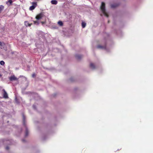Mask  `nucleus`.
Masks as SVG:
<instances>
[{
    "label": "nucleus",
    "instance_id": "obj_18",
    "mask_svg": "<svg viewBox=\"0 0 153 153\" xmlns=\"http://www.w3.org/2000/svg\"><path fill=\"white\" fill-rule=\"evenodd\" d=\"M0 64L1 65H4L5 64V62L4 61H1L0 62Z\"/></svg>",
    "mask_w": 153,
    "mask_h": 153
},
{
    "label": "nucleus",
    "instance_id": "obj_25",
    "mask_svg": "<svg viewBox=\"0 0 153 153\" xmlns=\"http://www.w3.org/2000/svg\"><path fill=\"white\" fill-rule=\"evenodd\" d=\"M22 141H23V142L24 141V140H22Z\"/></svg>",
    "mask_w": 153,
    "mask_h": 153
},
{
    "label": "nucleus",
    "instance_id": "obj_2",
    "mask_svg": "<svg viewBox=\"0 0 153 153\" xmlns=\"http://www.w3.org/2000/svg\"><path fill=\"white\" fill-rule=\"evenodd\" d=\"M32 5L30 7L29 10H32L34 9L37 5L36 2H33L32 3Z\"/></svg>",
    "mask_w": 153,
    "mask_h": 153
},
{
    "label": "nucleus",
    "instance_id": "obj_10",
    "mask_svg": "<svg viewBox=\"0 0 153 153\" xmlns=\"http://www.w3.org/2000/svg\"><path fill=\"white\" fill-rule=\"evenodd\" d=\"M51 3L53 4L56 5L57 4V1L56 0H53L51 1Z\"/></svg>",
    "mask_w": 153,
    "mask_h": 153
},
{
    "label": "nucleus",
    "instance_id": "obj_12",
    "mask_svg": "<svg viewBox=\"0 0 153 153\" xmlns=\"http://www.w3.org/2000/svg\"><path fill=\"white\" fill-rule=\"evenodd\" d=\"M90 67L92 69L95 68V66L94 64L92 63H91L90 64Z\"/></svg>",
    "mask_w": 153,
    "mask_h": 153
},
{
    "label": "nucleus",
    "instance_id": "obj_11",
    "mask_svg": "<svg viewBox=\"0 0 153 153\" xmlns=\"http://www.w3.org/2000/svg\"><path fill=\"white\" fill-rule=\"evenodd\" d=\"M118 5L119 4H112L111 5V7L112 8H114L116 7H117Z\"/></svg>",
    "mask_w": 153,
    "mask_h": 153
},
{
    "label": "nucleus",
    "instance_id": "obj_24",
    "mask_svg": "<svg viewBox=\"0 0 153 153\" xmlns=\"http://www.w3.org/2000/svg\"><path fill=\"white\" fill-rule=\"evenodd\" d=\"M2 76V75L0 74V77H1Z\"/></svg>",
    "mask_w": 153,
    "mask_h": 153
},
{
    "label": "nucleus",
    "instance_id": "obj_1",
    "mask_svg": "<svg viewBox=\"0 0 153 153\" xmlns=\"http://www.w3.org/2000/svg\"><path fill=\"white\" fill-rule=\"evenodd\" d=\"M101 9L104 15L106 17H108V15L105 11V3L103 2H102V3L101 5Z\"/></svg>",
    "mask_w": 153,
    "mask_h": 153
},
{
    "label": "nucleus",
    "instance_id": "obj_17",
    "mask_svg": "<svg viewBox=\"0 0 153 153\" xmlns=\"http://www.w3.org/2000/svg\"><path fill=\"white\" fill-rule=\"evenodd\" d=\"M23 124L25 126V117L24 116V114L23 115Z\"/></svg>",
    "mask_w": 153,
    "mask_h": 153
},
{
    "label": "nucleus",
    "instance_id": "obj_15",
    "mask_svg": "<svg viewBox=\"0 0 153 153\" xmlns=\"http://www.w3.org/2000/svg\"><path fill=\"white\" fill-rule=\"evenodd\" d=\"M86 24L85 22H82V28H84L86 26Z\"/></svg>",
    "mask_w": 153,
    "mask_h": 153
},
{
    "label": "nucleus",
    "instance_id": "obj_3",
    "mask_svg": "<svg viewBox=\"0 0 153 153\" xmlns=\"http://www.w3.org/2000/svg\"><path fill=\"white\" fill-rule=\"evenodd\" d=\"M44 16V14L42 13H41L36 15V19L37 20H39L41 19Z\"/></svg>",
    "mask_w": 153,
    "mask_h": 153
},
{
    "label": "nucleus",
    "instance_id": "obj_20",
    "mask_svg": "<svg viewBox=\"0 0 153 153\" xmlns=\"http://www.w3.org/2000/svg\"><path fill=\"white\" fill-rule=\"evenodd\" d=\"M28 130H27V128L26 129V132H25V136H27L28 135Z\"/></svg>",
    "mask_w": 153,
    "mask_h": 153
},
{
    "label": "nucleus",
    "instance_id": "obj_14",
    "mask_svg": "<svg viewBox=\"0 0 153 153\" xmlns=\"http://www.w3.org/2000/svg\"><path fill=\"white\" fill-rule=\"evenodd\" d=\"M4 8V6L2 5H0V13H1V11L3 10Z\"/></svg>",
    "mask_w": 153,
    "mask_h": 153
},
{
    "label": "nucleus",
    "instance_id": "obj_7",
    "mask_svg": "<svg viewBox=\"0 0 153 153\" xmlns=\"http://www.w3.org/2000/svg\"><path fill=\"white\" fill-rule=\"evenodd\" d=\"M24 23L26 27H30L31 26V25H32V23L30 24L27 21H25Z\"/></svg>",
    "mask_w": 153,
    "mask_h": 153
},
{
    "label": "nucleus",
    "instance_id": "obj_23",
    "mask_svg": "<svg viewBox=\"0 0 153 153\" xmlns=\"http://www.w3.org/2000/svg\"><path fill=\"white\" fill-rule=\"evenodd\" d=\"M6 149L7 150H8L9 149V148L8 146H7L6 147Z\"/></svg>",
    "mask_w": 153,
    "mask_h": 153
},
{
    "label": "nucleus",
    "instance_id": "obj_4",
    "mask_svg": "<svg viewBox=\"0 0 153 153\" xmlns=\"http://www.w3.org/2000/svg\"><path fill=\"white\" fill-rule=\"evenodd\" d=\"M9 79L10 81H17L18 79L14 75H12L9 77Z\"/></svg>",
    "mask_w": 153,
    "mask_h": 153
},
{
    "label": "nucleus",
    "instance_id": "obj_13",
    "mask_svg": "<svg viewBox=\"0 0 153 153\" xmlns=\"http://www.w3.org/2000/svg\"><path fill=\"white\" fill-rule=\"evenodd\" d=\"M58 24L60 26H62L63 25V23L61 21H59L58 22Z\"/></svg>",
    "mask_w": 153,
    "mask_h": 153
},
{
    "label": "nucleus",
    "instance_id": "obj_5",
    "mask_svg": "<svg viewBox=\"0 0 153 153\" xmlns=\"http://www.w3.org/2000/svg\"><path fill=\"white\" fill-rule=\"evenodd\" d=\"M3 91V97L4 98L7 99L8 98V94L4 89L2 90Z\"/></svg>",
    "mask_w": 153,
    "mask_h": 153
},
{
    "label": "nucleus",
    "instance_id": "obj_9",
    "mask_svg": "<svg viewBox=\"0 0 153 153\" xmlns=\"http://www.w3.org/2000/svg\"><path fill=\"white\" fill-rule=\"evenodd\" d=\"M13 1L11 0H8V1H7L6 3V4L10 6L12 4Z\"/></svg>",
    "mask_w": 153,
    "mask_h": 153
},
{
    "label": "nucleus",
    "instance_id": "obj_19",
    "mask_svg": "<svg viewBox=\"0 0 153 153\" xmlns=\"http://www.w3.org/2000/svg\"><path fill=\"white\" fill-rule=\"evenodd\" d=\"M34 24L38 25L39 24V22L38 21H33Z\"/></svg>",
    "mask_w": 153,
    "mask_h": 153
},
{
    "label": "nucleus",
    "instance_id": "obj_21",
    "mask_svg": "<svg viewBox=\"0 0 153 153\" xmlns=\"http://www.w3.org/2000/svg\"><path fill=\"white\" fill-rule=\"evenodd\" d=\"M32 76L33 77H35L36 76V74L35 73H33L32 75Z\"/></svg>",
    "mask_w": 153,
    "mask_h": 153
},
{
    "label": "nucleus",
    "instance_id": "obj_22",
    "mask_svg": "<svg viewBox=\"0 0 153 153\" xmlns=\"http://www.w3.org/2000/svg\"><path fill=\"white\" fill-rule=\"evenodd\" d=\"M41 23L42 24V25L44 24L45 23V22H41Z\"/></svg>",
    "mask_w": 153,
    "mask_h": 153
},
{
    "label": "nucleus",
    "instance_id": "obj_16",
    "mask_svg": "<svg viewBox=\"0 0 153 153\" xmlns=\"http://www.w3.org/2000/svg\"><path fill=\"white\" fill-rule=\"evenodd\" d=\"M5 45V44L4 43H2L1 42H0V46L3 47Z\"/></svg>",
    "mask_w": 153,
    "mask_h": 153
},
{
    "label": "nucleus",
    "instance_id": "obj_8",
    "mask_svg": "<svg viewBox=\"0 0 153 153\" xmlns=\"http://www.w3.org/2000/svg\"><path fill=\"white\" fill-rule=\"evenodd\" d=\"M82 57V56L80 55H76V58L77 59H79Z\"/></svg>",
    "mask_w": 153,
    "mask_h": 153
},
{
    "label": "nucleus",
    "instance_id": "obj_6",
    "mask_svg": "<svg viewBox=\"0 0 153 153\" xmlns=\"http://www.w3.org/2000/svg\"><path fill=\"white\" fill-rule=\"evenodd\" d=\"M97 48L102 49H106V45H104L102 46L100 45H98L97 46Z\"/></svg>",
    "mask_w": 153,
    "mask_h": 153
}]
</instances>
